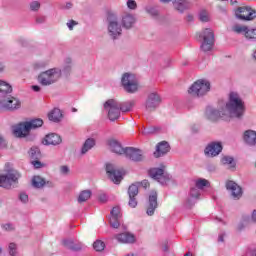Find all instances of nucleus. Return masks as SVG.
Segmentation results:
<instances>
[{
  "label": "nucleus",
  "mask_w": 256,
  "mask_h": 256,
  "mask_svg": "<svg viewBox=\"0 0 256 256\" xmlns=\"http://www.w3.org/2000/svg\"><path fill=\"white\" fill-rule=\"evenodd\" d=\"M228 118L236 117L237 119L243 117L245 113V101L241 98V95L237 92H230L228 96V102L224 107Z\"/></svg>",
  "instance_id": "obj_1"
},
{
  "label": "nucleus",
  "mask_w": 256,
  "mask_h": 256,
  "mask_svg": "<svg viewBox=\"0 0 256 256\" xmlns=\"http://www.w3.org/2000/svg\"><path fill=\"white\" fill-rule=\"evenodd\" d=\"M61 75H63V70H61V68L48 69L38 75V83L43 87L55 85V83L61 79Z\"/></svg>",
  "instance_id": "obj_2"
},
{
  "label": "nucleus",
  "mask_w": 256,
  "mask_h": 256,
  "mask_svg": "<svg viewBox=\"0 0 256 256\" xmlns=\"http://www.w3.org/2000/svg\"><path fill=\"white\" fill-rule=\"evenodd\" d=\"M39 127H43V120L41 118H35L14 126L13 134L15 137H27L29 131L39 129Z\"/></svg>",
  "instance_id": "obj_3"
},
{
  "label": "nucleus",
  "mask_w": 256,
  "mask_h": 256,
  "mask_svg": "<svg viewBox=\"0 0 256 256\" xmlns=\"http://www.w3.org/2000/svg\"><path fill=\"white\" fill-rule=\"evenodd\" d=\"M121 21L119 20V16L115 13H109L106 18V23H108V35L111 39H119L121 37V33H123V29L121 28Z\"/></svg>",
  "instance_id": "obj_4"
},
{
  "label": "nucleus",
  "mask_w": 256,
  "mask_h": 256,
  "mask_svg": "<svg viewBox=\"0 0 256 256\" xmlns=\"http://www.w3.org/2000/svg\"><path fill=\"white\" fill-rule=\"evenodd\" d=\"M209 91H211V83H209L208 80L200 79L191 85L188 93L195 97H203V95H207Z\"/></svg>",
  "instance_id": "obj_5"
},
{
  "label": "nucleus",
  "mask_w": 256,
  "mask_h": 256,
  "mask_svg": "<svg viewBox=\"0 0 256 256\" xmlns=\"http://www.w3.org/2000/svg\"><path fill=\"white\" fill-rule=\"evenodd\" d=\"M149 176L154 179V181L160 183V185H169L173 179V177L165 171V166L161 168H151L149 170Z\"/></svg>",
  "instance_id": "obj_6"
},
{
  "label": "nucleus",
  "mask_w": 256,
  "mask_h": 256,
  "mask_svg": "<svg viewBox=\"0 0 256 256\" xmlns=\"http://www.w3.org/2000/svg\"><path fill=\"white\" fill-rule=\"evenodd\" d=\"M121 83L124 87V91L127 93H136V91L139 89V81L137 80V76H135V74L124 73Z\"/></svg>",
  "instance_id": "obj_7"
},
{
  "label": "nucleus",
  "mask_w": 256,
  "mask_h": 256,
  "mask_svg": "<svg viewBox=\"0 0 256 256\" xmlns=\"http://www.w3.org/2000/svg\"><path fill=\"white\" fill-rule=\"evenodd\" d=\"M19 177H21V174L16 170H11L6 175H0V187H3V189L15 187L19 181Z\"/></svg>",
  "instance_id": "obj_8"
},
{
  "label": "nucleus",
  "mask_w": 256,
  "mask_h": 256,
  "mask_svg": "<svg viewBox=\"0 0 256 256\" xmlns=\"http://www.w3.org/2000/svg\"><path fill=\"white\" fill-rule=\"evenodd\" d=\"M120 104L119 101L115 99L107 100L104 103V109L108 113V119L110 121H117L119 117H121V109L119 108Z\"/></svg>",
  "instance_id": "obj_9"
},
{
  "label": "nucleus",
  "mask_w": 256,
  "mask_h": 256,
  "mask_svg": "<svg viewBox=\"0 0 256 256\" xmlns=\"http://www.w3.org/2000/svg\"><path fill=\"white\" fill-rule=\"evenodd\" d=\"M201 39H203L201 44V49L205 53L207 51H211L213 49V45H215V34L211 28H206L200 34Z\"/></svg>",
  "instance_id": "obj_10"
},
{
  "label": "nucleus",
  "mask_w": 256,
  "mask_h": 256,
  "mask_svg": "<svg viewBox=\"0 0 256 256\" xmlns=\"http://www.w3.org/2000/svg\"><path fill=\"white\" fill-rule=\"evenodd\" d=\"M205 117L209 119V121H217L218 119H223L227 121L229 116L227 114V110L224 107L217 109L211 106H208L205 111Z\"/></svg>",
  "instance_id": "obj_11"
},
{
  "label": "nucleus",
  "mask_w": 256,
  "mask_h": 256,
  "mask_svg": "<svg viewBox=\"0 0 256 256\" xmlns=\"http://www.w3.org/2000/svg\"><path fill=\"white\" fill-rule=\"evenodd\" d=\"M106 173L113 183L119 185L123 181V172L116 165L106 164Z\"/></svg>",
  "instance_id": "obj_12"
},
{
  "label": "nucleus",
  "mask_w": 256,
  "mask_h": 256,
  "mask_svg": "<svg viewBox=\"0 0 256 256\" xmlns=\"http://www.w3.org/2000/svg\"><path fill=\"white\" fill-rule=\"evenodd\" d=\"M124 156L126 159H130V161H134V163H139L145 159L143 150L134 147H126Z\"/></svg>",
  "instance_id": "obj_13"
},
{
  "label": "nucleus",
  "mask_w": 256,
  "mask_h": 256,
  "mask_svg": "<svg viewBox=\"0 0 256 256\" xmlns=\"http://www.w3.org/2000/svg\"><path fill=\"white\" fill-rule=\"evenodd\" d=\"M235 14L236 17L242 19V21H253L256 17V11L247 6L239 7Z\"/></svg>",
  "instance_id": "obj_14"
},
{
  "label": "nucleus",
  "mask_w": 256,
  "mask_h": 256,
  "mask_svg": "<svg viewBox=\"0 0 256 256\" xmlns=\"http://www.w3.org/2000/svg\"><path fill=\"white\" fill-rule=\"evenodd\" d=\"M159 105H161V96L157 92L150 93L145 102L146 111H155Z\"/></svg>",
  "instance_id": "obj_15"
},
{
  "label": "nucleus",
  "mask_w": 256,
  "mask_h": 256,
  "mask_svg": "<svg viewBox=\"0 0 256 256\" xmlns=\"http://www.w3.org/2000/svg\"><path fill=\"white\" fill-rule=\"evenodd\" d=\"M221 151H223L221 142H211L206 146L204 153L207 157H217Z\"/></svg>",
  "instance_id": "obj_16"
},
{
  "label": "nucleus",
  "mask_w": 256,
  "mask_h": 256,
  "mask_svg": "<svg viewBox=\"0 0 256 256\" xmlns=\"http://www.w3.org/2000/svg\"><path fill=\"white\" fill-rule=\"evenodd\" d=\"M226 189L230 191L233 199H241L243 195V190L241 189V186H239L237 183L231 180L227 181Z\"/></svg>",
  "instance_id": "obj_17"
},
{
  "label": "nucleus",
  "mask_w": 256,
  "mask_h": 256,
  "mask_svg": "<svg viewBox=\"0 0 256 256\" xmlns=\"http://www.w3.org/2000/svg\"><path fill=\"white\" fill-rule=\"evenodd\" d=\"M155 209H157V191L152 190L149 195L148 207L146 213L149 217L155 215Z\"/></svg>",
  "instance_id": "obj_18"
},
{
  "label": "nucleus",
  "mask_w": 256,
  "mask_h": 256,
  "mask_svg": "<svg viewBox=\"0 0 256 256\" xmlns=\"http://www.w3.org/2000/svg\"><path fill=\"white\" fill-rule=\"evenodd\" d=\"M114 239H116L118 243H123V244H131V243H135L136 241L135 235L130 232H123L120 234H116L114 236Z\"/></svg>",
  "instance_id": "obj_19"
},
{
  "label": "nucleus",
  "mask_w": 256,
  "mask_h": 256,
  "mask_svg": "<svg viewBox=\"0 0 256 256\" xmlns=\"http://www.w3.org/2000/svg\"><path fill=\"white\" fill-rule=\"evenodd\" d=\"M19 107H21V101L17 98L11 97L2 101V108L7 111H15V109H19Z\"/></svg>",
  "instance_id": "obj_20"
},
{
  "label": "nucleus",
  "mask_w": 256,
  "mask_h": 256,
  "mask_svg": "<svg viewBox=\"0 0 256 256\" xmlns=\"http://www.w3.org/2000/svg\"><path fill=\"white\" fill-rule=\"evenodd\" d=\"M121 217V208L119 206H115L111 210V217H110V225L114 229H119V218Z\"/></svg>",
  "instance_id": "obj_21"
},
{
  "label": "nucleus",
  "mask_w": 256,
  "mask_h": 256,
  "mask_svg": "<svg viewBox=\"0 0 256 256\" xmlns=\"http://www.w3.org/2000/svg\"><path fill=\"white\" fill-rule=\"evenodd\" d=\"M169 151H171V146H169V143L166 141H162L156 146L154 157H163V155H167Z\"/></svg>",
  "instance_id": "obj_22"
},
{
  "label": "nucleus",
  "mask_w": 256,
  "mask_h": 256,
  "mask_svg": "<svg viewBox=\"0 0 256 256\" xmlns=\"http://www.w3.org/2000/svg\"><path fill=\"white\" fill-rule=\"evenodd\" d=\"M62 139L61 136H59L58 134L55 133H51L45 136V138L43 139L42 143L43 145H61L62 143Z\"/></svg>",
  "instance_id": "obj_23"
},
{
  "label": "nucleus",
  "mask_w": 256,
  "mask_h": 256,
  "mask_svg": "<svg viewBox=\"0 0 256 256\" xmlns=\"http://www.w3.org/2000/svg\"><path fill=\"white\" fill-rule=\"evenodd\" d=\"M108 145L112 153H116V155H125V148H123L120 141L111 139L108 141Z\"/></svg>",
  "instance_id": "obj_24"
},
{
  "label": "nucleus",
  "mask_w": 256,
  "mask_h": 256,
  "mask_svg": "<svg viewBox=\"0 0 256 256\" xmlns=\"http://www.w3.org/2000/svg\"><path fill=\"white\" fill-rule=\"evenodd\" d=\"M135 16L132 14H124L121 18L122 27L124 29H131L135 25Z\"/></svg>",
  "instance_id": "obj_25"
},
{
  "label": "nucleus",
  "mask_w": 256,
  "mask_h": 256,
  "mask_svg": "<svg viewBox=\"0 0 256 256\" xmlns=\"http://www.w3.org/2000/svg\"><path fill=\"white\" fill-rule=\"evenodd\" d=\"M244 141L247 143V145H250L251 147L256 145V131L255 130H246L244 132Z\"/></svg>",
  "instance_id": "obj_26"
},
{
  "label": "nucleus",
  "mask_w": 256,
  "mask_h": 256,
  "mask_svg": "<svg viewBox=\"0 0 256 256\" xmlns=\"http://www.w3.org/2000/svg\"><path fill=\"white\" fill-rule=\"evenodd\" d=\"M62 245H64V247L67 249H71V251H81V249H83V244H75V242H73L71 239H64L62 241Z\"/></svg>",
  "instance_id": "obj_27"
},
{
  "label": "nucleus",
  "mask_w": 256,
  "mask_h": 256,
  "mask_svg": "<svg viewBox=\"0 0 256 256\" xmlns=\"http://www.w3.org/2000/svg\"><path fill=\"white\" fill-rule=\"evenodd\" d=\"M63 118V113L59 108H54L49 114L48 119L49 121H53L54 123H59Z\"/></svg>",
  "instance_id": "obj_28"
},
{
  "label": "nucleus",
  "mask_w": 256,
  "mask_h": 256,
  "mask_svg": "<svg viewBox=\"0 0 256 256\" xmlns=\"http://www.w3.org/2000/svg\"><path fill=\"white\" fill-rule=\"evenodd\" d=\"M94 147H95V139L93 138L86 139L81 148V155H85L89 153V151H91V149Z\"/></svg>",
  "instance_id": "obj_29"
},
{
  "label": "nucleus",
  "mask_w": 256,
  "mask_h": 256,
  "mask_svg": "<svg viewBox=\"0 0 256 256\" xmlns=\"http://www.w3.org/2000/svg\"><path fill=\"white\" fill-rule=\"evenodd\" d=\"M119 108L122 113H129L133 111V107H135V100H130L126 102H119Z\"/></svg>",
  "instance_id": "obj_30"
},
{
  "label": "nucleus",
  "mask_w": 256,
  "mask_h": 256,
  "mask_svg": "<svg viewBox=\"0 0 256 256\" xmlns=\"http://www.w3.org/2000/svg\"><path fill=\"white\" fill-rule=\"evenodd\" d=\"M173 5L177 11H180V13H183V11H186V9L191 7V4H189V2L186 0H175Z\"/></svg>",
  "instance_id": "obj_31"
},
{
  "label": "nucleus",
  "mask_w": 256,
  "mask_h": 256,
  "mask_svg": "<svg viewBox=\"0 0 256 256\" xmlns=\"http://www.w3.org/2000/svg\"><path fill=\"white\" fill-rule=\"evenodd\" d=\"M13 92V88L10 86L9 83L0 80V93L2 95H9V93Z\"/></svg>",
  "instance_id": "obj_32"
},
{
  "label": "nucleus",
  "mask_w": 256,
  "mask_h": 256,
  "mask_svg": "<svg viewBox=\"0 0 256 256\" xmlns=\"http://www.w3.org/2000/svg\"><path fill=\"white\" fill-rule=\"evenodd\" d=\"M32 186L35 187V189L43 188L45 186V179L41 176H34L32 178Z\"/></svg>",
  "instance_id": "obj_33"
},
{
  "label": "nucleus",
  "mask_w": 256,
  "mask_h": 256,
  "mask_svg": "<svg viewBox=\"0 0 256 256\" xmlns=\"http://www.w3.org/2000/svg\"><path fill=\"white\" fill-rule=\"evenodd\" d=\"M91 195V190H83L78 196V203H85V201H89V199H91Z\"/></svg>",
  "instance_id": "obj_34"
},
{
  "label": "nucleus",
  "mask_w": 256,
  "mask_h": 256,
  "mask_svg": "<svg viewBox=\"0 0 256 256\" xmlns=\"http://www.w3.org/2000/svg\"><path fill=\"white\" fill-rule=\"evenodd\" d=\"M128 195L129 197H137V195H139V182H136L129 186Z\"/></svg>",
  "instance_id": "obj_35"
},
{
  "label": "nucleus",
  "mask_w": 256,
  "mask_h": 256,
  "mask_svg": "<svg viewBox=\"0 0 256 256\" xmlns=\"http://www.w3.org/2000/svg\"><path fill=\"white\" fill-rule=\"evenodd\" d=\"M232 31L237 34L245 35L247 32V26H243L241 24H235L234 26H232Z\"/></svg>",
  "instance_id": "obj_36"
},
{
  "label": "nucleus",
  "mask_w": 256,
  "mask_h": 256,
  "mask_svg": "<svg viewBox=\"0 0 256 256\" xmlns=\"http://www.w3.org/2000/svg\"><path fill=\"white\" fill-rule=\"evenodd\" d=\"M195 187L201 191V189H203L204 187H209V182L207 181V179L199 178L195 180Z\"/></svg>",
  "instance_id": "obj_37"
},
{
  "label": "nucleus",
  "mask_w": 256,
  "mask_h": 256,
  "mask_svg": "<svg viewBox=\"0 0 256 256\" xmlns=\"http://www.w3.org/2000/svg\"><path fill=\"white\" fill-rule=\"evenodd\" d=\"M47 65H49L48 61H45V60L36 61L33 63V69H35V71H39V69H45Z\"/></svg>",
  "instance_id": "obj_38"
},
{
  "label": "nucleus",
  "mask_w": 256,
  "mask_h": 256,
  "mask_svg": "<svg viewBox=\"0 0 256 256\" xmlns=\"http://www.w3.org/2000/svg\"><path fill=\"white\" fill-rule=\"evenodd\" d=\"M28 155L31 159H39V157H41V152L39 151V148L32 147L29 150Z\"/></svg>",
  "instance_id": "obj_39"
},
{
  "label": "nucleus",
  "mask_w": 256,
  "mask_h": 256,
  "mask_svg": "<svg viewBox=\"0 0 256 256\" xmlns=\"http://www.w3.org/2000/svg\"><path fill=\"white\" fill-rule=\"evenodd\" d=\"M71 67H73V61L71 60V58H66L64 60V66L62 71H64V73H69V71H71Z\"/></svg>",
  "instance_id": "obj_40"
},
{
  "label": "nucleus",
  "mask_w": 256,
  "mask_h": 256,
  "mask_svg": "<svg viewBox=\"0 0 256 256\" xmlns=\"http://www.w3.org/2000/svg\"><path fill=\"white\" fill-rule=\"evenodd\" d=\"M246 39H255L256 40V28H246Z\"/></svg>",
  "instance_id": "obj_41"
},
{
  "label": "nucleus",
  "mask_w": 256,
  "mask_h": 256,
  "mask_svg": "<svg viewBox=\"0 0 256 256\" xmlns=\"http://www.w3.org/2000/svg\"><path fill=\"white\" fill-rule=\"evenodd\" d=\"M200 195H201V190L198 189V188H196V186H195V187H192V188L190 189V197H191L192 199H199Z\"/></svg>",
  "instance_id": "obj_42"
},
{
  "label": "nucleus",
  "mask_w": 256,
  "mask_h": 256,
  "mask_svg": "<svg viewBox=\"0 0 256 256\" xmlns=\"http://www.w3.org/2000/svg\"><path fill=\"white\" fill-rule=\"evenodd\" d=\"M93 248L95 249V251H103L105 249V242L97 240L94 242Z\"/></svg>",
  "instance_id": "obj_43"
},
{
  "label": "nucleus",
  "mask_w": 256,
  "mask_h": 256,
  "mask_svg": "<svg viewBox=\"0 0 256 256\" xmlns=\"http://www.w3.org/2000/svg\"><path fill=\"white\" fill-rule=\"evenodd\" d=\"M145 11H146V13L151 15L152 17H157V15H159V11L157 10V8H155L153 6H147L145 8Z\"/></svg>",
  "instance_id": "obj_44"
},
{
  "label": "nucleus",
  "mask_w": 256,
  "mask_h": 256,
  "mask_svg": "<svg viewBox=\"0 0 256 256\" xmlns=\"http://www.w3.org/2000/svg\"><path fill=\"white\" fill-rule=\"evenodd\" d=\"M199 19L202 23H207L209 21V12L202 10L199 14Z\"/></svg>",
  "instance_id": "obj_45"
},
{
  "label": "nucleus",
  "mask_w": 256,
  "mask_h": 256,
  "mask_svg": "<svg viewBox=\"0 0 256 256\" xmlns=\"http://www.w3.org/2000/svg\"><path fill=\"white\" fill-rule=\"evenodd\" d=\"M8 249H9V255L17 256V244L10 243L8 246Z\"/></svg>",
  "instance_id": "obj_46"
},
{
  "label": "nucleus",
  "mask_w": 256,
  "mask_h": 256,
  "mask_svg": "<svg viewBox=\"0 0 256 256\" xmlns=\"http://www.w3.org/2000/svg\"><path fill=\"white\" fill-rule=\"evenodd\" d=\"M126 5L132 11H135V9H137V2L135 0H127Z\"/></svg>",
  "instance_id": "obj_47"
},
{
  "label": "nucleus",
  "mask_w": 256,
  "mask_h": 256,
  "mask_svg": "<svg viewBox=\"0 0 256 256\" xmlns=\"http://www.w3.org/2000/svg\"><path fill=\"white\" fill-rule=\"evenodd\" d=\"M30 9L32 11H39L41 9V3L39 1H33L30 3Z\"/></svg>",
  "instance_id": "obj_48"
},
{
  "label": "nucleus",
  "mask_w": 256,
  "mask_h": 256,
  "mask_svg": "<svg viewBox=\"0 0 256 256\" xmlns=\"http://www.w3.org/2000/svg\"><path fill=\"white\" fill-rule=\"evenodd\" d=\"M19 201H21V203H29V195L25 192H21L19 194Z\"/></svg>",
  "instance_id": "obj_49"
},
{
  "label": "nucleus",
  "mask_w": 256,
  "mask_h": 256,
  "mask_svg": "<svg viewBox=\"0 0 256 256\" xmlns=\"http://www.w3.org/2000/svg\"><path fill=\"white\" fill-rule=\"evenodd\" d=\"M233 161H234L233 157H230V156H224L222 158L223 165H233Z\"/></svg>",
  "instance_id": "obj_50"
},
{
  "label": "nucleus",
  "mask_w": 256,
  "mask_h": 256,
  "mask_svg": "<svg viewBox=\"0 0 256 256\" xmlns=\"http://www.w3.org/2000/svg\"><path fill=\"white\" fill-rule=\"evenodd\" d=\"M2 229H4V231H13V229H15V226H13V224L11 223H6L2 224Z\"/></svg>",
  "instance_id": "obj_51"
},
{
  "label": "nucleus",
  "mask_w": 256,
  "mask_h": 256,
  "mask_svg": "<svg viewBox=\"0 0 256 256\" xmlns=\"http://www.w3.org/2000/svg\"><path fill=\"white\" fill-rule=\"evenodd\" d=\"M129 202L128 205L129 207H132V209H135V207H137V200L135 199V197H129Z\"/></svg>",
  "instance_id": "obj_52"
},
{
  "label": "nucleus",
  "mask_w": 256,
  "mask_h": 256,
  "mask_svg": "<svg viewBox=\"0 0 256 256\" xmlns=\"http://www.w3.org/2000/svg\"><path fill=\"white\" fill-rule=\"evenodd\" d=\"M66 25L70 31H73V27L78 25V23L75 20H69Z\"/></svg>",
  "instance_id": "obj_53"
},
{
  "label": "nucleus",
  "mask_w": 256,
  "mask_h": 256,
  "mask_svg": "<svg viewBox=\"0 0 256 256\" xmlns=\"http://www.w3.org/2000/svg\"><path fill=\"white\" fill-rule=\"evenodd\" d=\"M32 165L35 169H41L43 167V164H41V161L39 160L32 161Z\"/></svg>",
  "instance_id": "obj_54"
},
{
  "label": "nucleus",
  "mask_w": 256,
  "mask_h": 256,
  "mask_svg": "<svg viewBox=\"0 0 256 256\" xmlns=\"http://www.w3.org/2000/svg\"><path fill=\"white\" fill-rule=\"evenodd\" d=\"M60 173L62 174V175H68L69 174V167L68 166H61L60 167Z\"/></svg>",
  "instance_id": "obj_55"
},
{
  "label": "nucleus",
  "mask_w": 256,
  "mask_h": 256,
  "mask_svg": "<svg viewBox=\"0 0 256 256\" xmlns=\"http://www.w3.org/2000/svg\"><path fill=\"white\" fill-rule=\"evenodd\" d=\"M245 256H256V248H249Z\"/></svg>",
  "instance_id": "obj_56"
},
{
  "label": "nucleus",
  "mask_w": 256,
  "mask_h": 256,
  "mask_svg": "<svg viewBox=\"0 0 256 256\" xmlns=\"http://www.w3.org/2000/svg\"><path fill=\"white\" fill-rule=\"evenodd\" d=\"M139 185L144 187V189H147V187H149V181L148 180H143L141 183L139 182Z\"/></svg>",
  "instance_id": "obj_57"
},
{
  "label": "nucleus",
  "mask_w": 256,
  "mask_h": 256,
  "mask_svg": "<svg viewBox=\"0 0 256 256\" xmlns=\"http://www.w3.org/2000/svg\"><path fill=\"white\" fill-rule=\"evenodd\" d=\"M99 201H100L101 203H105V202L107 201V195L101 194V195L99 196Z\"/></svg>",
  "instance_id": "obj_58"
},
{
  "label": "nucleus",
  "mask_w": 256,
  "mask_h": 256,
  "mask_svg": "<svg viewBox=\"0 0 256 256\" xmlns=\"http://www.w3.org/2000/svg\"><path fill=\"white\" fill-rule=\"evenodd\" d=\"M219 243H223L225 241V233H220L218 236Z\"/></svg>",
  "instance_id": "obj_59"
},
{
  "label": "nucleus",
  "mask_w": 256,
  "mask_h": 256,
  "mask_svg": "<svg viewBox=\"0 0 256 256\" xmlns=\"http://www.w3.org/2000/svg\"><path fill=\"white\" fill-rule=\"evenodd\" d=\"M37 23H45V16H38L36 18Z\"/></svg>",
  "instance_id": "obj_60"
},
{
  "label": "nucleus",
  "mask_w": 256,
  "mask_h": 256,
  "mask_svg": "<svg viewBox=\"0 0 256 256\" xmlns=\"http://www.w3.org/2000/svg\"><path fill=\"white\" fill-rule=\"evenodd\" d=\"M73 8V4L71 2H67L64 6L63 9H72Z\"/></svg>",
  "instance_id": "obj_61"
},
{
  "label": "nucleus",
  "mask_w": 256,
  "mask_h": 256,
  "mask_svg": "<svg viewBox=\"0 0 256 256\" xmlns=\"http://www.w3.org/2000/svg\"><path fill=\"white\" fill-rule=\"evenodd\" d=\"M251 220L256 223V209L252 211Z\"/></svg>",
  "instance_id": "obj_62"
},
{
  "label": "nucleus",
  "mask_w": 256,
  "mask_h": 256,
  "mask_svg": "<svg viewBox=\"0 0 256 256\" xmlns=\"http://www.w3.org/2000/svg\"><path fill=\"white\" fill-rule=\"evenodd\" d=\"M32 89L35 91V93H39V91H41V86L33 85Z\"/></svg>",
  "instance_id": "obj_63"
},
{
  "label": "nucleus",
  "mask_w": 256,
  "mask_h": 256,
  "mask_svg": "<svg viewBox=\"0 0 256 256\" xmlns=\"http://www.w3.org/2000/svg\"><path fill=\"white\" fill-rule=\"evenodd\" d=\"M251 57H252V59L255 60V62H256V49L252 52Z\"/></svg>",
  "instance_id": "obj_64"
}]
</instances>
